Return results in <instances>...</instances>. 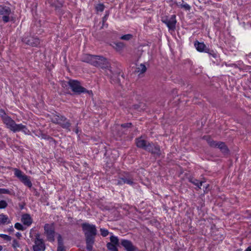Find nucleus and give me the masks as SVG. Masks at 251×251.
Instances as JSON below:
<instances>
[{"label": "nucleus", "instance_id": "obj_17", "mask_svg": "<svg viewBox=\"0 0 251 251\" xmlns=\"http://www.w3.org/2000/svg\"><path fill=\"white\" fill-rule=\"evenodd\" d=\"M113 49L118 52L121 53L126 47V44L122 42H113L111 45Z\"/></svg>", "mask_w": 251, "mask_h": 251}, {"label": "nucleus", "instance_id": "obj_22", "mask_svg": "<svg viewBox=\"0 0 251 251\" xmlns=\"http://www.w3.org/2000/svg\"><path fill=\"white\" fill-rule=\"evenodd\" d=\"M203 139L207 141V143L210 147L216 148L217 142L214 141L210 136H204L203 137Z\"/></svg>", "mask_w": 251, "mask_h": 251}, {"label": "nucleus", "instance_id": "obj_46", "mask_svg": "<svg viewBox=\"0 0 251 251\" xmlns=\"http://www.w3.org/2000/svg\"><path fill=\"white\" fill-rule=\"evenodd\" d=\"M9 231L10 232H13L14 231V228H13L12 226H11L9 229Z\"/></svg>", "mask_w": 251, "mask_h": 251}, {"label": "nucleus", "instance_id": "obj_18", "mask_svg": "<svg viewBox=\"0 0 251 251\" xmlns=\"http://www.w3.org/2000/svg\"><path fill=\"white\" fill-rule=\"evenodd\" d=\"M21 221L24 225L29 226L32 224L33 220L29 214L26 213L22 215Z\"/></svg>", "mask_w": 251, "mask_h": 251}, {"label": "nucleus", "instance_id": "obj_36", "mask_svg": "<svg viewBox=\"0 0 251 251\" xmlns=\"http://www.w3.org/2000/svg\"><path fill=\"white\" fill-rule=\"evenodd\" d=\"M51 5L53 7H54L55 10L57 11L58 12L61 11V8L62 6V4L61 3L54 4L52 3Z\"/></svg>", "mask_w": 251, "mask_h": 251}, {"label": "nucleus", "instance_id": "obj_10", "mask_svg": "<svg viewBox=\"0 0 251 251\" xmlns=\"http://www.w3.org/2000/svg\"><path fill=\"white\" fill-rule=\"evenodd\" d=\"M94 66L100 68L103 70H105L107 75H117L118 76L120 75L121 74V71L120 69H116L114 70H112L111 69V67L109 65V64H93Z\"/></svg>", "mask_w": 251, "mask_h": 251}, {"label": "nucleus", "instance_id": "obj_51", "mask_svg": "<svg viewBox=\"0 0 251 251\" xmlns=\"http://www.w3.org/2000/svg\"><path fill=\"white\" fill-rule=\"evenodd\" d=\"M20 207L21 209H22L24 208V205H20Z\"/></svg>", "mask_w": 251, "mask_h": 251}, {"label": "nucleus", "instance_id": "obj_8", "mask_svg": "<svg viewBox=\"0 0 251 251\" xmlns=\"http://www.w3.org/2000/svg\"><path fill=\"white\" fill-rule=\"evenodd\" d=\"M14 175L18 177L21 181H22L25 186L29 188H31L32 186V184L31 181L29 180L28 177L23 174V173L20 170L17 168H14Z\"/></svg>", "mask_w": 251, "mask_h": 251}, {"label": "nucleus", "instance_id": "obj_24", "mask_svg": "<svg viewBox=\"0 0 251 251\" xmlns=\"http://www.w3.org/2000/svg\"><path fill=\"white\" fill-rule=\"evenodd\" d=\"M109 14H110V12L109 11H105V14L102 19V25L101 26V27L100 28L101 29L103 28L104 26L106 27H108V24H105V22H106V21L109 17Z\"/></svg>", "mask_w": 251, "mask_h": 251}, {"label": "nucleus", "instance_id": "obj_12", "mask_svg": "<svg viewBox=\"0 0 251 251\" xmlns=\"http://www.w3.org/2000/svg\"><path fill=\"white\" fill-rule=\"evenodd\" d=\"M34 244V245L33 246V251H45L46 249L45 244L43 240L40 238L39 233L35 235Z\"/></svg>", "mask_w": 251, "mask_h": 251}, {"label": "nucleus", "instance_id": "obj_7", "mask_svg": "<svg viewBox=\"0 0 251 251\" xmlns=\"http://www.w3.org/2000/svg\"><path fill=\"white\" fill-rule=\"evenodd\" d=\"M194 46L196 50L199 52H204L208 53L209 55H212L213 57L216 58L218 56L217 54L213 50L209 49L203 42H199L196 41L194 42Z\"/></svg>", "mask_w": 251, "mask_h": 251}, {"label": "nucleus", "instance_id": "obj_47", "mask_svg": "<svg viewBox=\"0 0 251 251\" xmlns=\"http://www.w3.org/2000/svg\"><path fill=\"white\" fill-rule=\"evenodd\" d=\"M245 251H251V248L248 247Z\"/></svg>", "mask_w": 251, "mask_h": 251}, {"label": "nucleus", "instance_id": "obj_32", "mask_svg": "<svg viewBox=\"0 0 251 251\" xmlns=\"http://www.w3.org/2000/svg\"><path fill=\"white\" fill-rule=\"evenodd\" d=\"M105 8V6L102 3L98 4L96 6V9L97 11L102 12Z\"/></svg>", "mask_w": 251, "mask_h": 251}, {"label": "nucleus", "instance_id": "obj_20", "mask_svg": "<svg viewBox=\"0 0 251 251\" xmlns=\"http://www.w3.org/2000/svg\"><path fill=\"white\" fill-rule=\"evenodd\" d=\"M188 180L190 182L196 186L198 188V190L201 189V186L205 182L204 181H200L193 177H189Z\"/></svg>", "mask_w": 251, "mask_h": 251}, {"label": "nucleus", "instance_id": "obj_40", "mask_svg": "<svg viewBox=\"0 0 251 251\" xmlns=\"http://www.w3.org/2000/svg\"><path fill=\"white\" fill-rule=\"evenodd\" d=\"M0 237L8 241H10L12 239L11 236L4 234H0Z\"/></svg>", "mask_w": 251, "mask_h": 251}, {"label": "nucleus", "instance_id": "obj_13", "mask_svg": "<svg viewBox=\"0 0 251 251\" xmlns=\"http://www.w3.org/2000/svg\"><path fill=\"white\" fill-rule=\"evenodd\" d=\"M11 13V8L6 6L0 5V15H2V20L5 23L10 21V16Z\"/></svg>", "mask_w": 251, "mask_h": 251}, {"label": "nucleus", "instance_id": "obj_39", "mask_svg": "<svg viewBox=\"0 0 251 251\" xmlns=\"http://www.w3.org/2000/svg\"><path fill=\"white\" fill-rule=\"evenodd\" d=\"M7 203L4 200H1L0 201V209H3L7 206Z\"/></svg>", "mask_w": 251, "mask_h": 251}, {"label": "nucleus", "instance_id": "obj_43", "mask_svg": "<svg viewBox=\"0 0 251 251\" xmlns=\"http://www.w3.org/2000/svg\"><path fill=\"white\" fill-rule=\"evenodd\" d=\"M125 184V183L123 182V180L122 179L121 176H120L119 177V179L117 181V182L116 183L117 185L121 186Z\"/></svg>", "mask_w": 251, "mask_h": 251}, {"label": "nucleus", "instance_id": "obj_14", "mask_svg": "<svg viewBox=\"0 0 251 251\" xmlns=\"http://www.w3.org/2000/svg\"><path fill=\"white\" fill-rule=\"evenodd\" d=\"M120 176L123 180V182L125 184H127L130 186H133L135 184L134 176L132 173L127 172H124Z\"/></svg>", "mask_w": 251, "mask_h": 251}, {"label": "nucleus", "instance_id": "obj_6", "mask_svg": "<svg viewBox=\"0 0 251 251\" xmlns=\"http://www.w3.org/2000/svg\"><path fill=\"white\" fill-rule=\"evenodd\" d=\"M44 229L47 240L50 242H54L56 234L54 223L46 224L44 226Z\"/></svg>", "mask_w": 251, "mask_h": 251}, {"label": "nucleus", "instance_id": "obj_15", "mask_svg": "<svg viewBox=\"0 0 251 251\" xmlns=\"http://www.w3.org/2000/svg\"><path fill=\"white\" fill-rule=\"evenodd\" d=\"M22 42L27 45L32 47H37L40 44L39 38L25 35L22 38Z\"/></svg>", "mask_w": 251, "mask_h": 251}, {"label": "nucleus", "instance_id": "obj_48", "mask_svg": "<svg viewBox=\"0 0 251 251\" xmlns=\"http://www.w3.org/2000/svg\"><path fill=\"white\" fill-rule=\"evenodd\" d=\"M201 70H199L198 72H194V73L196 74H199L200 73H201Z\"/></svg>", "mask_w": 251, "mask_h": 251}, {"label": "nucleus", "instance_id": "obj_29", "mask_svg": "<svg viewBox=\"0 0 251 251\" xmlns=\"http://www.w3.org/2000/svg\"><path fill=\"white\" fill-rule=\"evenodd\" d=\"M100 235L104 237H106L110 233L107 229L104 228H100Z\"/></svg>", "mask_w": 251, "mask_h": 251}, {"label": "nucleus", "instance_id": "obj_27", "mask_svg": "<svg viewBox=\"0 0 251 251\" xmlns=\"http://www.w3.org/2000/svg\"><path fill=\"white\" fill-rule=\"evenodd\" d=\"M117 246L111 243H107L106 244V247L110 251H118Z\"/></svg>", "mask_w": 251, "mask_h": 251}, {"label": "nucleus", "instance_id": "obj_16", "mask_svg": "<svg viewBox=\"0 0 251 251\" xmlns=\"http://www.w3.org/2000/svg\"><path fill=\"white\" fill-rule=\"evenodd\" d=\"M121 245L124 247L126 251H136L137 250V247L134 246L130 241L128 240H122Z\"/></svg>", "mask_w": 251, "mask_h": 251}, {"label": "nucleus", "instance_id": "obj_2", "mask_svg": "<svg viewBox=\"0 0 251 251\" xmlns=\"http://www.w3.org/2000/svg\"><path fill=\"white\" fill-rule=\"evenodd\" d=\"M136 146L151 153L154 157H160L161 155L160 147L156 143L150 142L139 137L135 139Z\"/></svg>", "mask_w": 251, "mask_h": 251}, {"label": "nucleus", "instance_id": "obj_28", "mask_svg": "<svg viewBox=\"0 0 251 251\" xmlns=\"http://www.w3.org/2000/svg\"><path fill=\"white\" fill-rule=\"evenodd\" d=\"M133 38V35L131 34H127L126 35H122L120 37L121 40H125V41H129L131 40Z\"/></svg>", "mask_w": 251, "mask_h": 251}, {"label": "nucleus", "instance_id": "obj_52", "mask_svg": "<svg viewBox=\"0 0 251 251\" xmlns=\"http://www.w3.org/2000/svg\"><path fill=\"white\" fill-rule=\"evenodd\" d=\"M26 251H29L28 249H27H27H26Z\"/></svg>", "mask_w": 251, "mask_h": 251}, {"label": "nucleus", "instance_id": "obj_35", "mask_svg": "<svg viewBox=\"0 0 251 251\" xmlns=\"http://www.w3.org/2000/svg\"><path fill=\"white\" fill-rule=\"evenodd\" d=\"M15 227L17 229L22 230V231H24L25 230V228L21 224H20L19 223H16L15 224Z\"/></svg>", "mask_w": 251, "mask_h": 251}, {"label": "nucleus", "instance_id": "obj_30", "mask_svg": "<svg viewBox=\"0 0 251 251\" xmlns=\"http://www.w3.org/2000/svg\"><path fill=\"white\" fill-rule=\"evenodd\" d=\"M9 194L12 195V190H10L5 188H0V194Z\"/></svg>", "mask_w": 251, "mask_h": 251}, {"label": "nucleus", "instance_id": "obj_37", "mask_svg": "<svg viewBox=\"0 0 251 251\" xmlns=\"http://www.w3.org/2000/svg\"><path fill=\"white\" fill-rule=\"evenodd\" d=\"M12 246L15 250H16L20 247V244L17 240L14 239L12 241Z\"/></svg>", "mask_w": 251, "mask_h": 251}, {"label": "nucleus", "instance_id": "obj_23", "mask_svg": "<svg viewBox=\"0 0 251 251\" xmlns=\"http://www.w3.org/2000/svg\"><path fill=\"white\" fill-rule=\"evenodd\" d=\"M8 217L4 214H0V225H5L10 223Z\"/></svg>", "mask_w": 251, "mask_h": 251}, {"label": "nucleus", "instance_id": "obj_53", "mask_svg": "<svg viewBox=\"0 0 251 251\" xmlns=\"http://www.w3.org/2000/svg\"><path fill=\"white\" fill-rule=\"evenodd\" d=\"M135 108H138L137 106H136V105H135Z\"/></svg>", "mask_w": 251, "mask_h": 251}, {"label": "nucleus", "instance_id": "obj_49", "mask_svg": "<svg viewBox=\"0 0 251 251\" xmlns=\"http://www.w3.org/2000/svg\"><path fill=\"white\" fill-rule=\"evenodd\" d=\"M226 66H230L231 64H226ZM232 65H234L235 67L237 66L236 64H231Z\"/></svg>", "mask_w": 251, "mask_h": 251}, {"label": "nucleus", "instance_id": "obj_3", "mask_svg": "<svg viewBox=\"0 0 251 251\" xmlns=\"http://www.w3.org/2000/svg\"><path fill=\"white\" fill-rule=\"evenodd\" d=\"M2 122L5 125L6 127L13 132L21 131L26 134H29L30 133V131L25 126L22 124H17L10 116L2 120Z\"/></svg>", "mask_w": 251, "mask_h": 251}, {"label": "nucleus", "instance_id": "obj_45", "mask_svg": "<svg viewBox=\"0 0 251 251\" xmlns=\"http://www.w3.org/2000/svg\"><path fill=\"white\" fill-rule=\"evenodd\" d=\"M16 236L18 237L19 239H20V238L22 237V234L20 232H17L15 234Z\"/></svg>", "mask_w": 251, "mask_h": 251}, {"label": "nucleus", "instance_id": "obj_25", "mask_svg": "<svg viewBox=\"0 0 251 251\" xmlns=\"http://www.w3.org/2000/svg\"><path fill=\"white\" fill-rule=\"evenodd\" d=\"M142 52L143 50H136L133 56V59L135 62H138L139 61V58L141 57Z\"/></svg>", "mask_w": 251, "mask_h": 251}, {"label": "nucleus", "instance_id": "obj_9", "mask_svg": "<svg viewBox=\"0 0 251 251\" xmlns=\"http://www.w3.org/2000/svg\"><path fill=\"white\" fill-rule=\"evenodd\" d=\"M161 21L166 25L169 30L174 31L176 29V16L173 15L170 18L164 16L161 18Z\"/></svg>", "mask_w": 251, "mask_h": 251}, {"label": "nucleus", "instance_id": "obj_21", "mask_svg": "<svg viewBox=\"0 0 251 251\" xmlns=\"http://www.w3.org/2000/svg\"><path fill=\"white\" fill-rule=\"evenodd\" d=\"M131 126H132V123H125V124H123L121 125L118 127V130H121V132H122L121 133H119V135L121 136L123 134H126V130H123L124 128L125 129L126 128H130L131 127Z\"/></svg>", "mask_w": 251, "mask_h": 251}, {"label": "nucleus", "instance_id": "obj_1", "mask_svg": "<svg viewBox=\"0 0 251 251\" xmlns=\"http://www.w3.org/2000/svg\"><path fill=\"white\" fill-rule=\"evenodd\" d=\"M81 227L85 237L86 249L88 251H91L93 249L95 237L97 234L96 226L95 225L84 223L81 224Z\"/></svg>", "mask_w": 251, "mask_h": 251}, {"label": "nucleus", "instance_id": "obj_44", "mask_svg": "<svg viewBox=\"0 0 251 251\" xmlns=\"http://www.w3.org/2000/svg\"><path fill=\"white\" fill-rule=\"evenodd\" d=\"M57 251H67L64 246H57Z\"/></svg>", "mask_w": 251, "mask_h": 251}, {"label": "nucleus", "instance_id": "obj_41", "mask_svg": "<svg viewBox=\"0 0 251 251\" xmlns=\"http://www.w3.org/2000/svg\"><path fill=\"white\" fill-rule=\"evenodd\" d=\"M180 5L181 8H183L186 10H189L191 9L190 6L187 3L181 4Z\"/></svg>", "mask_w": 251, "mask_h": 251}, {"label": "nucleus", "instance_id": "obj_38", "mask_svg": "<svg viewBox=\"0 0 251 251\" xmlns=\"http://www.w3.org/2000/svg\"><path fill=\"white\" fill-rule=\"evenodd\" d=\"M61 86L67 89L69 87H70V80L68 81H62L61 82Z\"/></svg>", "mask_w": 251, "mask_h": 251}, {"label": "nucleus", "instance_id": "obj_19", "mask_svg": "<svg viewBox=\"0 0 251 251\" xmlns=\"http://www.w3.org/2000/svg\"><path fill=\"white\" fill-rule=\"evenodd\" d=\"M216 148H219L225 155L229 154V149L224 142H218Z\"/></svg>", "mask_w": 251, "mask_h": 251}, {"label": "nucleus", "instance_id": "obj_50", "mask_svg": "<svg viewBox=\"0 0 251 251\" xmlns=\"http://www.w3.org/2000/svg\"><path fill=\"white\" fill-rule=\"evenodd\" d=\"M3 247L2 246L0 245V251H1L2 250Z\"/></svg>", "mask_w": 251, "mask_h": 251}, {"label": "nucleus", "instance_id": "obj_34", "mask_svg": "<svg viewBox=\"0 0 251 251\" xmlns=\"http://www.w3.org/2000/svg\"><path fill=\"white\" fill-rule=\"evenodd\" d=\"M57 242H58V246H63V240L62 237V236L60 234H58L57 236Z\"/></svg>", "mask_w": 251, "mask_h": 251}, {"label": "nucleus", "instance_id": "obj_33", "mask_svg": "<svg viewBox=\"0 0 251 251\" xmlns=\"http://www.w3.org/2000/svg\"><path fill=\"white\" fill-rule=\"evenodd\" d=\"M9 116H8L4 109H0V117L2 120H3L4 119H5V118H6L7 117H8Z\"/></svg>", "mask_w": 251, "mask_h": 251}, {"label": "nucleus", "instance_id": "obj_42", "mask_svg": "<svg viewBox=\"0 0 251 251\" xmlns=\"http://www.w3.org/2000/svg\"><path fill=\"white\" fill-rule=\"evenodd\" d=\"M41 137L42 138V139H47V140H53V138L50 137V136H49V135L46 134H44V133H41Z\"/></svg>", "mask_w": 251, "mask_h": 251}, {"label": "nucleus", "instance_id": "obj_5", "mask_svg": "<svg viewBox=\"0 0 251 251\" xmlns=\"http://www.w3.org/2000/svg\"><path fill=\"white\" fill-rule=\"evenodd\" d=\"M70 88L76 95H80L81 93H87L89 95H93L91 90H87L86 88L81 86L80 82L76 80L70 79Z\"/></svg>", "mask_w": 251, "mask_h": 251}, {"label": "nucleus", "instance_id": "obj_11", "mask_svg": "<svg viewBox=\"0 0 251 251\" xmlns=\"http://www.w3.org/2000/svg\"><path fill=\"white\" fill-rule=\"evenodd\" d=\"M98 60L105 62L106 59L100 55H92L86 54L84 55L82 61L85 63H98Z\"/></svg>", "mask_w": 251, "mask_h": 251}, {"label": "nucleus", "instance_id": "obj_4", "mask_svg": "<svg viewBox=\"0 0 251 251\" xmlns=\"http://www.w3.org/2000/svg\"><path fill=\"white\" fill-rule=\"evenodd\" d=\"M51 121L55 124L59 125L61 127L69 131L71 130V123L70 120L65 116L59 114H53L50 118Z\"/></svg>", "mask_w": 251, "mask_h": 251}, {"label": "nucleus", "instance_id": "obj_31", "mask_svg": "<svg viewBox=\"0 0 251 251\" xmlns=\"http://www.w3.org/2000/svg\"><path fill=\"white\" fill-rule=\"evenodd\" d=\"M138 72H140V74H143L146 71L147 68L144 64H140V67L137 68Z\"/></svg>", "mask_w": 251, "mask_h": 251}, {"label": "nucleus", "instance_id": "obj_26", "mask_svg": "<svg viewBox=\"0 0 251 251\" xmlns=\"http://www.w3.org/2000/svg\"><path fill=\"white\" fill-rule=\"evenodd\" d=\"M110 242L112 244L116 245L118 246L119 245V240L117 236H115L113 235H112L110 237Z\"/></svg>", "mask_w": 251, "mask_h": 251}]
</instances>
